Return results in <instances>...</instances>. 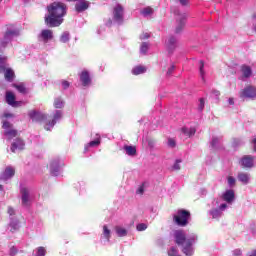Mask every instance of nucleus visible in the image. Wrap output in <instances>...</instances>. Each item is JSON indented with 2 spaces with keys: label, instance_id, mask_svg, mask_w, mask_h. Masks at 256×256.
Instances as JSON below:
<instances>
[{
  "label": "nucleus",
  "instance_id": "obj_1",
  "mask_svg": "<svg viewBox=\"0 0 256 256\" xmlns=\"http://www.w3.org/2000/svg\"><path fill=\"white\" fill-rule=\"evenodd\" d=\"M48 14L45 15V23L48 27H59L63 23V17L67 15V6L61 2H54L48 7Z\"/></svg>",
  "mask_w": 256,
  "mask_h": 256
},
{
  "label": "nucleus",
  "instance_id": "obj_2",
  "mask_svg": "<svg viewBox=\"0 0 256 256\" xmlns=\"http://www.w3.org/2000/svg\"><path fill=\"white\" fill-rule=\"evenodd\" d=\"M174 239L177 245H181L184 255L193 256V253H195V247H193V245L197 243V234H187L183 230H175Z\"/></svg>",
  "mask_w": 256,
  "mask_h": 256
},
{
  "label": "nucleus",
  "instance_id": "obj_3",
  "mask_svg": "<svg viewBox=\"0 0 256 256\" xmlns=\"http://www.w3.org/2000/svg\"><path fill=\"white\" fill-rule=\"evenodd\" d=\"M189 217L191 214L187 210H178L173 216V221L179 227H185L189 223Z\"/></svg>",
  "mask_w": 256,
  "mask_h": 256
},
{
  "label": "nucleus",
  "instance_id": "obj_4",
  "mask_svg": "<svg viewBox=\"0 0 256 256\" xmlns=\"http://www.w3.org/2000/svg\"><path fill=\"white\" fill-rule=\"evenodd\" d=\"M7 57L0 55V73H4L6 81H13L15 79V72L11 68H6Z\"/></svg>",
  "mask_w": 256,
  "mask_h": 256
},
{
  "label": "nucleus",
  "instance_id": "obj_5",
  "mask_svg": "<svg viewBox=\"0 0 256 256\" xmlns=\"http://www.w3.org/2000/svg\"><path fill=\"white\" fill-rule=\"evenodd\" d=\"M113 21L116 25H123L125 21V9L121 6V4H117L113 9Z\"/></svg>",
  "mask_w": 256,
  "mask_h": 256
},
{
  "label": "nucleus",
  "instance_id": "obj_6",
  "mask_svg": "<svg viewBox=\"0 0 256 256\" xmlns=\"http://www.w3.org/2000/svg\"><path fill=\"white\" fill-rule=\"evenodd\" d=\"M63 162H61V159L54 158L50 162V173L53 175V177H59L61 175V169L63 167Z\"/></svg>",
  "mask_w": 256,
  "mask_h": 256
},
{
  "label": "nucleus",
  "instance_id": "obj_7",
  "mask_svg": "<svg viewBox=\"0 0 256 256\" xmlns=\"http://www.w3.org/2000/svg\"><path fill=\"white\" fill-rule=\"evenodd\" d=\"M53 30L43 29L37 35V39L39 43H43V45H47L49 41H53Z\"/></svg>",
  "mask_w": 256,
  "mask_h": 256
},
{
  "label": "nucleus",
  "instance_id": "obj_8",
  "mask_svg": "<svg viewBox=\"0 0 256 256\" xmlns=\"http://www.w3.org/2000/svg\"><path fill=\"white\" fill-rule=\"evenodd\" d=\"M4 131V136L8 141H11V139H15L17 137V130L13 129V125L11 123L7 122L6 120H3L2 125Z\"/></svg>",
  "mask_w": 256,
  "mask_h": 256
},
{
  "label": "nucleus",
  "instance_id": "obj_9",
  "mask_svg": "<svg viewBox=\"0 0 256 256\" xmlns=\"http://www.w3.org/2000/svg\"><path fill=\"white\" fill-rule=\"evenodd\" d=\"M61 117H63V112L61 110H56L53 114V119L46 121L44 129L46 131H51L57 124V121H61Z\"/></svg>",
  "mask_w": 256,
  "mask_h": 256
},
{
  "label": "nucleus",
  "instance_id": "obj_10",
  "mask_svg": "<svg viewBox=\"0 0 256 256\" xmlns=\"http://www.w3.org/2000/svg\"><path fill=\"white\" fill-rule=\"evenodd\" d=\"M21 35V32L17 28H8L6 33L4 34V38L2 40V45H5L9 43L12 39H15V37H19Z\"/></svg>",
  "mask_w": 256,
  "mask_h": 256
},
{
  "label": "nucleus",
  "instance_id": "obj_11",
  "mask_svg": "<svg viewBox=\"0 0 256 256\" xmlns=\"http://www.w3.org/2000/svg\"><path fill=\"white\" fill-rule=\"evenodd\" d=\"M28 115L30 119L35 123H41L43 121H47V115L39 111L32 110L29 112Z\"/></svg>",
  "mask_w": 256,
  "mask_h": 256
},
{
  "label": "nucleus",
  "instance_id": "obj_12",
  "mask_svg": "<svg viewBox=\"0 0 256 256\" xmlns=\"http://www.w3.org/2000/svg\"><path fill=\"white\" fill-rule=\"evenodd\" d=\"M227 209V204L223 203L219 206V208H213L209 211V215H211L212 219H221L223 217V211Z\"/></svg>",
  "mask_w": 256,
  "mask_h": 256
},
{
  "label": "nucleus",
  "instance_id": "obj_13",
  "mask_svg": "<svg viewBox=\"0 0 256 256\" xmlns=\"http://www.w3.org/2000/svg\"><path fill=\"white\" fill-rule=\"evenodd\" d=\"M5 99L6 103L11 107H21V105H23V102L15 100V94L11 91L6 92Z\"/></svg>",
  "mask_w": 256,
  "mask_h": 256
},
{
  "label": "nucleus",
  "instance_id": "obj_14",
  "mask_svg": "<svg viewBox=\"0 0 256 256\" xmlns=\"http://www.w3.org/2000/svg\"><path fill=\"white\" fill-rule=\"evenodd\" d=\"M165 48L167 49L168 53H173L177 48V38L175 36H168L165 40Z\"/></svg>",
  "mask_w": 256,
  "mask_h": 256
},
{
  "label": "nucleus",
  "instance_id": "obj_15",
  "mask_svg": "<svg viewBox=\"0 0 256 256\" xmlns=\"http://www.w3.org/2000/svg\"><path fill=\"white\" fill-rule=\"evenodd\" d=\"M240 97L246 98V99H255L256 88L253 86H248V87L244 88L240 93Z\"/></svg>",
  "mask_w": 256,
  "mask_h": 256
},
{
  "label": "nucleus",
  "instance_id": "obj_16",
  "mask_svg": "<svg viewBox=\"0 0 256 256\" xmlns=\"http://www.w3.org/2000/svg\"><path fill=\"white\" fill-rule=\"evenodd\" d=\"M254 161H255V157L251 155H246L241 158L240 165L246 169H251V167H253Z\"/></svg>",
  "mask_w": 256,
  "mask_h": 256
},
{
  "label": "nucleus",
  "instance_id": "obj_17",
  "mask_svg": "<svg viewBox=\"0 0 256 256\" xmlns=\"http://www.w3.org/2000/svg\"><path fill=\"white\" fill-rule=\"evenodd\" d=\"M15 176V168L12 166L6 167L4 170V173L0 175V179L2 181H9V179H12Z\"/></svg>",
  "mask_w": 256,
  "mask_h": 256
},
{
  "label": "nucleus",
  "instance_id": "obj_18",
  "mask_svg": "<svg viewBox=\"0 0 256 256\" xmlns=\"http://www.w3.org/2000/svg\"><path fill=\"white\" fill-rule=\"evenodd\" d=\"M90 5L91 2L87 0H80L75 4V9L77 13H83V11H87V9H89Z\"/></svg>",
  "mask_w": 256,
  "mask_h": 256
},
{
  "label": "nucleus",
  "instance_id": "obj_19",
  "mask_svg": "<svg viewBox=\"0 0 256 256\" xmlns=\"http://www.w3.org/2000/svg\"><path fill=\"white\" fill-rule=\"evenodd\" d=\"M185 19H187V16H185V14H180L177 16V25L175 28V33H181V31H183V27H185Z\"/></svg>",
  "mask_w": 256,
  "mask_h": 256
},
{
  "label": "nucleus",
  "instance_id": "obj_20",
  "mask_svg": "<svg viewBox=\"0 0 256 256\" xmlns=\"http://www.w3.org/2000/svg\"><path fill=\"white\" fill-rule=\"evenodd\" d=\"M25 147V142H23V140H21V138H17L11 146V151L12 153H16L17 151H22V149H24Z\"/></svg>",
  "mask_w": 256,
  "mask_h": 256
},
{
  "label": "nucleus",
  "instance_id": "obj_21",
  "mask_svg": "<svg viewBox=\"0 0 256 256\" xmlns=\"http://www.w3.org/2000/svg\"><path fill=\"white\" fill-rule=\"evenodd\" d=\"M241 73H242V75L240 76V79L242 81H245V79H249V77H251V75H253V70H251V67H249L247 65H243V66H241Z\"/></svg>",
  "mask_w": 256,
  "mask_h": 256
},
{
  "label": "nucleus",
  "instance_id": "obj_22",
  "mask_svg": "<svg viewBox=\"0 0 256 256\" xmlns=\"http://www.w3.org/2000/svg\"><path fill=\"white\" fill-rule=\"evenodd\" d=\"M80 81L83 87H89V85H91V77L89 76V72L82 71L80 74Z\"/></svg>",
  "mask_w": 256,
  "mask_h": 256
},
{
  "label": "nucleus",
  "instance_id": "obj_23",
  "mask_svg": "<svg viewBox=\"0 0 256 256\" xmlns=\"http://www.w3.org/2000/svg\"><path fill=\"white\" fill-rule=\"evenodd\" d=\"M21 195H22V205L27 207L30 201L29 188H21Z\"/></svg>",
  "mask_w": 256,
  "mask_h": 256
},
{
  "label": "nucleus",
  "instance_id": "obj_24",
  "mask_svg": "<svg viewBox=\"0 0 256 256\" xmlns=\"http://www.w3.org/2000/svg\"><path fill=\"white\" fill-rule=\"evenodd\" d=\"M223 199L226 201V203H233V201H235V192L233 190H226L223 194Z\"/></svg>",
  "mask_w": 256,
  "mask_h": 256
},
{
  "label": "nucleus",
  "instance_id": "obj_25",
  "mask_svg": "<svg viewBox=\"0 0 256 256\" xmlns=\"http://www.w3.org/2000/svg\"><path fill=\"white\" fill-rule=\"evenodd\" d=\"M8 231H11V233H15V231H19V220L15 218H10Z\"/></svg>",
  "mask_w": 256,
  "mask_h": 256
},
{
  "label": "nucleus",
  "instance_id": "obj_26",
  "mask_svg": "<svg viewBox=\"0 0 256 256\" xmlns=\"http://www.w3.org/2000/svg\"><path fill=\"white\" fill-rule=\"evenodd\" d=\"M249 179H251V176L249 175V173H245V172L238 173V181H240V183H243V185H247L249 183Z\"/></svg>",
  "mask_w": 256,
  "mask_h": 256
},
{
  "label": "nucleus",
  "instance_id": "obj_27",
  "mask_svg": "<svg viewBox=\"0 0 256 256\" xmlns=\"http://www.w3.org/2000/svg\"><path fill=\"white\" fill-rule=\"evenodd\" d=\"M101 239L103 241H107V243H109V241L111 239V230L109 229V227H107V225L103 226V232H102Z\"/></svg>",
  "mask_w": 256,
  "mask_h": 256
},
{
  "label": "nucleus",
  "instance_id": "obj_28",
  "mask_svg": "<svg viewBox=\"0 0 256 256\" xmlns=\"http://www.w3.org/2000/svg\"><path fill=\"white\" fill-rule=\"evenodd\" d=\"M101 144V137H97L96 140L91 141L89 144H87L84 148V153H87L89 151V147H97Z\"/></svg>",
  "mask_w": 256,
  "mask_h": 256
},
{
  "label": "nucleus",
  "instance_id": "obj_29",
  "mask_svg": "<svg viewBox=\"0 0 256 256\" xmlns=\"http://www.w3.org/2000/svg\"><path fill=\"white\" fill-rule=\"evenodd\" d=\"M147 72V68L145 66H136L132 69L133 75H143V73Z\"/></svg>",
  "mask_w": 256,
  "mask_h": 256
},
{
  "label": "nucleus",
  "instance_id": "obj_30",
  "mask_svg": "<svg viewBox=\"0 0 256 256\" xmlns=\"http://www.w3.org/2000/svg\"><path fill=\"white\" fill-rule=\"evenodd\" d=\"M182 133L184 135H186V137H193V135H195V133H197V130L193 127H191V128L183 127Z\"/></svg>",
  "mask_w": 256,
  "mask_h": 256
},
{
  "label": "nucleus",
  "instance_id": "obj_31",
  "mask_svg": "<svg viewBox=\"0 0 256 256\" xmlns=\"http://www.w3.org/2000/svg\"><path fill=\"white\" fill-rule=\"evenodd\" d=\"M124 151H126V155L133 157L137 154V148L135 146H124Z\"/></svg>",
  "mask_w": 256,
  "mask_h": 256
},
{
  "label": "nucleus",
  "instance_id": "obj_32",
  "mask_svg": "<svg viewBox=\"0 0 256 256\" xmlns=\"http://www.w3.org/2000/svg\"><path fill=\"white\" fill-rule=\"evenodd\" d=\"M115 231H116V235L118 237H126V235H127V229H125L121 226H116Z\"/></svg>",
  "mask_w": 256,
  "mask_h": 256
},
{
  "label": "nucleus",
  "instance_id": "obj_33",
  "mask_svg": "<svg viewBox=\"0 0 256 256\" xmlns=\"http://www.w3.org/2000/svg\"><path fill=\"white\" fill-rule=\"evenodd\" d=\"M210 145H211L212 149H217V147H219V145H221V138L213 137Z\"/></svg>",
  "mask_w": 256,
  "mask_h": 256
},
{
  "label": "nucleus",
  "instance_id": "obj_34",
  "mask_svg": "<svg viewBox=\"0 0 256 256\" xmlns=\"http://www.w3.org/2000/svg\"><path fill=\"white\" fill-rule=\"evenodd\" d=\"M71 39V36L69 32H63L60 36L61 43H69V40Z\"/></svg>",
  "mask_w": 256,
  "mask_h": 256
},
{
  "label": "nucleus",
  "instance_id": "obj_35",
  "mask_svg": "<svg viewBox=\"0 0 256 256\" xmlns=\"http://www.w3.org/2000/svg\"><path fill=\"white\" fill-rule=\"evenodd\" d=\"M64 105H65V102H63V99H61V98H56V99L54 100V107H55L56 109H62V107H64Z\"/></svg>",
  "mask_w": 256,
  "mask_h": 256
},
{
  "label": "nucleus",
  "instance_id": "obj_36",
  "mask_svg": "<svg viewBox=\"0 0 256 256\" xmlns=\"http://www.w3.org/2000/svg\"><path fill=\"white\" fill-rule=\"evenodd\" d=\"M147 51H149V43L144 42V43L141 44L140 53L142 55H147Z\"/></svg>",
  "mask_w": 256,
  "mask_h": 256
},
{
  "label": "nucleus",
  "instance_id": "obj_37",
  "mask_svg": "<svg viewBox=\"0 0 256 256\" xmlns=\"http://www.w3.org/2000/svg\"><path fill=\"white\" fill-rule=\"evenodd\" d=\"M205 67V63L203 60L200 61L199 71H200V77L202 81H205V70L203 69Z\"/></svg>",
  "mask_w": 256,
  "mask_h": 256
},
{
  "label": "nucleus",
  "instance_id": "obj_38",
  "mask_svg": "<svg viewBox=\"0 0 256 256\" xmlns=\"http://www.w3.org/2000/svg\"><path fill=\"white\" fill-rule=\"evenodd\" d=\"M142 15L144 17H148V15H151V13H153V8L151 7H147V8H144L142 11H141Z\"/></svg>",
  "mask_w": 256,
  "mask_h": 256
},
{
  "label": "nucleus",
  "instance_id": "obj_39",
  "mask_svg": "<svg viewBox=\"0 0 256 256\" xmlns=\"http://www.w3.org/2000/svg\"><path fill=\"white\" fill-rule=\"evenodd\" d=\"M173 171H179L181 169V159H178L175 161V163L172 166Z\"/></svg>",
  "mask_w": 256,
  "mask_h": 256
},
{
  "label": "nucleus",
  "instance_id": "obj_40",
  "mask_svg": "<svg viewBox=\"0 0 256 256\" xmlns=\"http://www.w3.org/2000/svg\"><path fill=\"white\" fill-rule=\"evenodd\" d=\"M14 87L17 89V91H19V93H25L26 91L25 85L23 84H14Z\"/></svg>",
  "mask_w": 256,
  "mask_h": 256
},
{
  "label": "nucleus",
  "instance_id": "obj_41",
  "mask_svg": "<svg viewBox=\"0 0 256 256\" xmlns=\"http://www.w3.org/2000/svg\"><path fill=\"white\" fill-rule=\"evenodd\" d=\"M229 187H235L236 180L233 176H229L227 178Z\"/></svg>",
  "mask_w": 256,
  "mask_h": 256
},
{
  "label": "nucleus",
  "instance_id": "obj_42",
  "mask_svg": "<svg viewBox=\"0 0 256 256\" xmlns=\"http://www.w3.org/2000/svg\"><path fill=\"white\" fill-rule=\"evenodd\" d=\"M46 250L43 247H38L36 250V256H45Z\"/></svg>",
  "mask_w": 256,
  "mask_h": 256
},
{
  "label": "nucleus",
  "instance_id": "obj_43",
  "mask_svg": "<svg viewBox=\"0 0 256 256\" xmlns=\"http://www.w3.org/2000/svg\"><path fill=\"white\" fill-rule=\"evenodd\" d=\"M137 231H145L147 229V224L140 223L136 226Z\"/></svg>",
  "mask_w": 256,
  "mask_h": 256
},
{
  "label": "nucleus",
  "instance_id": "obj_44",
  "mask_svg": "<svg viewBox=\"0 0 256 256\" xmlns=\"http://www.w3.org/2000/svg\"><path fill=\"white\" fill-rule=\"evenodd\" d=\"M198 109H199L200 111H203V109H205V100H204L203 98H201V99L199 100Z\"/></svg>",
  "mask_w": 256,
  "mask_h": 256
},
{
  "label": "nucleus",
  "instance_id": "obj_45",
  "mask_svg": "<svg viewBox=\"0 0 256 256\" xmlns=\"http://www.w3.org/2000/svg\"><path fill=\"white\" fill-rule=\"evenodd\" d=\"M8 214L10 215V219L11 218L15 219V217H14L15 209H13V207H8Z\"/></svg>",
  "mask_w": 256,
  "mask_h": 256
},
{
  "label": "nucleus",
  "instance_id": "obj_46",
  "mask_svg": "<svg viewBox=\"0 0 256 256\" xmlns=\"http://www.w3.org/2000/svg\"><path fill=\"white\" fill-rule=\"evenodd\" d=\"M175 145H177V143L175 142V139L169 138L168 139V146L173 148V147H175Z\"/></svg>",
  "mask_w": 256,
  "mask_h": 256
},
{
  "label": "nucleus",
  "instance_id": "obj_47",
  "mask_svg": "<svg viewBox=\"0 0 256 256\" xmlns=\"http://www.w3.org/2000/svg\"><path fill=\"white\" fill-rule=\"evenodd\" d=\"M242 253L243 252L241 251V249H235L232 251V255H234V256H241Z\"/></svg>",
  "mask_w": 256,
  "mask_h": 256
},
{
  "label": "nucleus",
  "instance_id": "obj_48",
  "mask_svg": "<svg viewBox=\"0 0 256 256\" xmlns=\"http://www.w3.org/2000/svg\"><path fill=\"white\" fill-rule=\"evenodd\" d=\"M144 192L145 188H143V186H140L136 191L137 195H143Z\"/></svg>",
  "mask_w": 256,
  "mask_h": 256
},
{
  "label": "nucleus",
  "instance_id": "obj_49",
  "mask_svg": "<svg viewBox=\"0 0 256 256\" xmlns=\"http://www.w3.org/2000/svg\"><path fill=\"white\" fill-rule=\"evenodd\" d=\"M69 82L68 81H62V89H69Z\"/></svg>",
  "mask_w": 256,
  "mask_h": 256
},
{
  "label": "nucleus",
  "instance_id": "obj_50",
  "mask_svg": "<svg viewBox=\"0 0 256 256\" xmlns=\"http://www.w3.org/2000/svg\"><path fill=\"white\" fill-rule=\"evenodd\" d=\"M3 117H4L5 119H9V118L14 117V115L11 114V113H9V112H4Z\"/></svg>",
  "mask_w": 256,
  "mask_h": 256
},
{
  "label": "nucleus",
  "instance_id": "obj_51",
  "mask_svg": "<svg viewBox=\"0 0 256 256\" xmlns=\"http://www.w3.org/2000/svg\"><path fill=\"white\" fill-rule=\"evenodd\" d=\"M150 35L149 33H143L140 35V39L143 40V39H149Z\"/></svg>",
  "mask_w": 256,
  "mask_h": 256
},
{
  "label": "nucleus",
  "instance_id": "obj_52",
  "mask_svg": "<svg viewBox=\"0 0 256 256\" xmlns=\"http://www.w3.org/2000/svg\"><path fill=\"white\" fill-rule=\"evenodd\" d=\"M173 71H175V65H172L168 71H167V75H171L173 73Z\"/></svg>",
  "mask_w": 256,
  "mask_h": 256
},
{
  "label": "nucleus",
  "instance_id": "obj_53",
  "mask_svg": "<svg viewBox=\"0 0 256 256\" xmlns=\"http://www.w3.org/2000/svg\"><path fill=\"white\" fill-rule=\"evenodd\" d=\"M10 255H17V248H15V247H12L11 249H10Z\"/></svg>",
  "mask_w": 256,
  "mask_h": 256
},
{
  "label": "nucleus",
  "instance_id": "obj_54",
  "mask_svg": "<svg viewBox=\"0 0 256 256\" xmlns=\"http://www.w3.org/2000/svg\"><path fill=\"white\" fill-rule=\"evenodd\" d=\"M212 94L214 95V97H219V95H221V92H219V90H213Z\"/></svg>",
  "mask_w": 256,
  "mask_h": 256
},
{
  "label": "nucleus",
  "instance_id": "obj_55",
  "mask_svg": "<svg viewBox=\"0 0 256 256\" xmlns=\"http://www.w3.org/2000/svg\"><path fill=\"white\" fill-rule=\"evenodd\" d=\"M180 2V5H187L189 3L188 0H177Z\"/></svg>",
  "mask_w": 256,
  "mask_h": 256
},
{
  "label": "nucleus",
  "instance_id": "obj_56",
  "mask_svg": "<svg viewBox=\"0 0 256 256\" xmlns=\"http://www.w3.org/2000/svg\"><path fill=\"white\" fill-rule=\"evenodd\" d=\"M252 144H253V151L256 152V138H254V139L252 140Z\"/></svg>",
  "mask_w": 256,
  "mask_h": 256
},
{
  "label": "nucleus",
  "instance_id": "obj_57",
  "mask_svg": "<svg viewBox=\"0 0 256 256\" xmlns=\"http://www.w3.org/2000/svg\"><path fill=\"white\" fill-rule=\"evenodd\" d=\"M248 256H256V250H252L248 253Z\"/></svg>",
  "mask_w": 256,
  "mask_h": 256
},
{
  "label": "nucleus",
  "instance_id": "obj_58",
  "mask_svg": "<svg viewBox=\"0 0 256 256\" xmlns=\"http://www.w3.org/2000/svg\"><path fill=\"white\" fill-rule=\"evenodd\" d=\"M228 103H229V105H234L235 102L233 101V98H229Z\"/></svg>",
  "mask_w": 256,
  "mask_h": 256
},
{
  "label": "nucleus",
  "instance_id": "obj_59",
  "mask_svg": "<svg viewBox=\"0 0 256 256\" xmlns=\"http://www.w3.org/2000/svg\"><path fill=\"white\" fill-rule=\"evenodd\" d=\"M0 191H3V185H0Z\"/></svg>",
  "mask_w": 256,
  "mask_h": 256
},
{
  "label": "nucleus",
  "instance_id": "obj_60",
  "mask_svg": "<svg viewBox=\"0 0 256 256\" xmlns=\"http://www.w3.org/2000/svg\"><path fill=\"white\" fill-rule=\"evenodd\" d=\"M68 1H73V0H68Z\"/></svg>",
  "mask_w": 256,
  "mask_h": 256
},
{
  "label": "nucleus",
  "instance_id": "obj_61",
  "mask_svg": "<svg viewBox=\"0 0 256 256\" xmlns=\"http://www.w3.org/2000/svg\"><path fill=\"white\" fill-rule=\"evenodd\" d=\"M24 1H29V0H24Z\"/></svg>",
  "mask_w": 256,
  "mask_h": 256
}]
</instances>
